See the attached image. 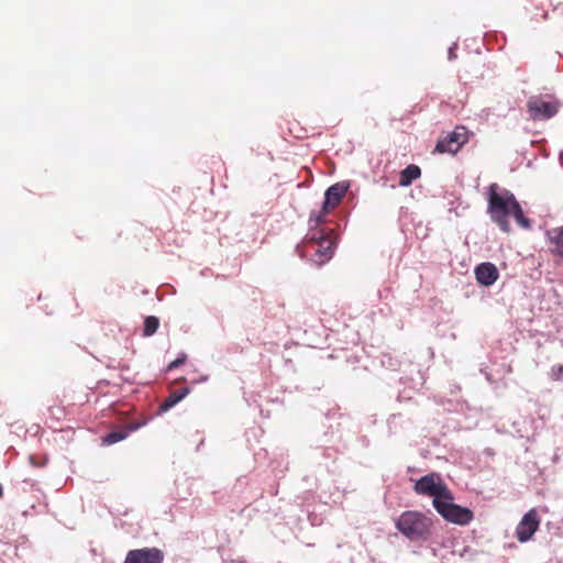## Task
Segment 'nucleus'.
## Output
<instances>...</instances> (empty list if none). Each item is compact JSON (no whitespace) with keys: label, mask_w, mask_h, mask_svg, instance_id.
Segmentation results:
<instances>
[{"label":"nucleus","mask_w":563,"mask_h":563,"mask_svg":"<svg viewBox=\"0 0 563 563\" xmlns=\"http://www.w3.org/2000/svg\"><path fill=\"white\" fill-rule=\"evenodd\" d=\"M308 239L309 241L318 242V246L316 249V256H318V258L313 260L316 263L322 265L332 257V242L330 239L324 236L323 232L309 233Z\"/></svg>","instance_id":"obj_8"},{"label":"nucleus","mask_w":563,"mask_h":563,"mask_svg":"<svg viewBox=\"0 0 563 563\" xmlns=\"http://www.w3.org/2000/svg\"><path fill=\"white\" fill-rule=\"evenodd\" d=\"M382 364L384 366H387L391 369H395L398 365V361L397 360H394L393 357L388 356V355H384L383 360H382Z\"/></svg>","instance_id":"obj_20"},{"label":"nucleus","mask_w":563,"mask_h":563,"mask_svg":"<svg viewBox=\"0 0 563 563\" xmlns=\"http://www.w3.org/2000/svg\"><path fill=\"white\" fill-rule=\"evenodd\" d=\"M30 462H31L33 465H36V464H35V461H34V456H30Z\"/></svg>","instance_id":"obj_24"},{"label":"nucleus","mask_w":563,"mask_h":563,"mask_svg":"<svg viewBox=\"0 0 563 563\" xmlns=\"http://www.w3.org/2000/svg\"><path fill=\"white\" fill-rule=\"evenodd\" d=\"M498 189L497 184L489 186L488 213L492 221L495 222L501 231L508 233L510 231L508 216L515 206L514 200L517 199L509 190L503 189L501 192H498Z\"/></svg>","instance_id":"obj_1"},{"label":"nucleus","mask_w":563,"mask_h":563,"mask_svg":"<svg viewBox=\"0 0 563 563\" xmlns=\"http://www.w3.org/2000/svg\"><path fill=\"white\" fill-rule=\"evenodd\" d=\"M434 508L445 520L455 525L465 526L470 523L474 517L470 508L453 503L451 492L448 494V498H443Z\"/></svg>","instance_id":"obj_3"},{"label":"nucleus","mask_w":563,"mask_h":563,"mask_svg":"<svg viewBox=\"0 0 563 563\" xmlns=\"http://www.w3.org/2000/svg\"><path fill=\"white\" fill-rule=\"evenodd\" d=\"M547 235L554 246L553 252L563 257V228H554L547 232Z\"/></svg>","instance_id":"obj_15"},{"label":"nucleus","mask_w":563,"mask_h":563,"mask_svg":"<svg viewBox=\"0 0 563 563\" xmlns=\"http://www.w3.org/2000/svg\"><path fill=\"white\" fill-rule=\"evenodd\" d=\"M415 492L419 495H427L433 498V507L439 505L450 493L446 485L438 474L431 473L419 478L415 484Z\"/></svg>","instance_id":"obj_4"},{"label":"nucleus","mask_w":563,"mask_h":563,"mask_svg":"<svg viewBox=\"0 0 563 563\" xmlns=\"http://www.w3.org/2000/svg\"><path fill=\"white\" fill-rule=\"evenodd\" d=\"M395 525L410 541H420L430 536L432 521L421 512L407 510L397 518Z\"/></svg>","instance_id":"obj_2"},{"label":"nucleus","mask_w":563,"mask_h":563,"mask_svg":"<svg viewBox=\"0 0 563 563\" xmlns=\"http://www.w3.org/2000/svg\"><path fill=\"white\" fill-rule=\"evenodd\" d=\"M540 525L537 510L530 509L523 515L516 528V538L519 542L523 543L529 541L536 533Z\"/></svg>","instance_id":"obj_6"},{"label":"nucleus","mask_w":563,"mask_h":563,"mask_svg":"<svg viewBox=\"0 0 563 563\" xmlns=\"http://www.w3.org/2000/svg\"><path fill=\"white\" fill-rule=\"evenodd\" d=\"M164 554L157 548L130 550L123 563H163Z\"/></svg>","instance_id":"obj_7"},{"label":"nucleus","mask_w":563,"mask_h":563,"mask_svg":"<svg viewBox=\"0 0 563 563\" xmlns=\"http://www.w3.org/2000/svg\"><path fill=\"white\" fill-rule=\"evenodd\" d=\"M328 212H324L323 209L320 211V212H317V211H311L310 216H309V228H310V233L312 232H321L320 230H317L318 225L320 223L323 222L324 220V216L327 214Z\"/></svg>","instance_id":"obj_18"},{"label":"nucleus","mask_w":563,"mask_h":563,"mask_svg":"<svg viewBox=\"0 0 563 563\" xmlns=\"http://www.w3.org/2000/svg\"><path fill=\"white\" fill-rule=\"evenodd\" d=\"M190 388L184 387L181 389L173 390L170 395L159 406L162 412H166L181 401L187 395H189Z\"/></svg>","instance_id":"obj_12"},{"label":"nucleus","mask_w":563,"mask_h":563,"mask_svg":"<svg viewBox=\"0 0 563 563\" xmlns=\"http://www.w3.org/2000/svg\"><path fill=\"white\" fill-rule=\"evenodd\" d=\"M207 378H208L207 376L200 377L199 382H206Z\"/></svg>","instance_id":"obj_25"},{"label":"nucleus","mask_w":563,"mask_h":563,"mask_svg":"<svg viewBox=\"0 0 563 563\" xmlns=\"http://www.w3.org/2000/svg\"><path fill=\"white\" fill-rule=\"evenodd\" d=\"M514 203H515V206L511 209L510 214L514 216V218L517 221V223L519 225H521L522 228H525V229L531 228L530 220L525 217L523 211H522L521 206L519 205V202L517 200H514Z\"/></svg>","instance_id":"obj_16"},{"label":"nucleus","mask_w":563,"mask_h":563,"mask_svg":"<svg viewBox=\"0 0 563 563\" xmlns=\"http://www.w3.org/2000/svg\"><path fill=\"white\" fill-rule=\"evenodd\" d=\"M476 280L483 286L493 285L498 278V271L493 263H481L475 268Z\"/></svg>","instance_id":"obj_11"},{"label":"nucleus","mask_w":563,"mask_h":563,"mask_svg":"<svg viewBox=\"0 0 563 563\" xmlns=\"http://www.w3.org/2000/svg\"><path fill=\"white\" fill-rule=\"evenodd\" d=\"M421 176V169L419 166L415 164L408 165L405 169L400 172L399 175V185L401 187L410 186L416 179Z\"/></svg>","instance_id":"obj_13"},{"label":"nucleus","mask_w":563,"mask_h":563,"mask_svg":"<svg viewBox=\"0 0 563 563\" xmlns=\"http://www.w3.org/2000/svg\"><path fill=\"white\" fill-rule=\"evenodd\" d=\"M457 44L454 43L450 48H449V59L452 60L456 57V55L454 54V49L456 48Z\"/></svg>","instance_id":"obj_22"},{"label":"nucleus","mask_w":563,"mask_h":563,"mask_svg":"<svg viewBox=\"0 0 563 563\" xmlns=\"http://www.w3.org/2000/svg\"><path fill=\"white\" fill-rule=\"evenodd\" d=\"M231 563H246L244 560H233Z\"/></svg>","instance_id":"obj_23"},{"label":"nucleus","mask_w":563,"mask_h":563,"mask_svg":"<svg viewBox=\"0 0 563 563\" xmlns=\"http://www.w3.org/2000/svg\"><path fill=\"white\" fill-rule=\"evenodd\" d=\"M349 188V181H340L330 186L324 194L323 211L329 212L331 209L338 206Z\"/></svg>","instance_id":"obj_9"},{"label":"nucleus","mask_w":563,"mask_h":563,"mask_svg":"<svg viewBox=\"0 0 563 563\" xmlns=\"http://www.w3.org/2000/svg\"><path fill=\"white\" fill-rule=\"evenodd\" d=\"M561 107L560 101L549 96H534L527 102L530 118L534 121L549 120L554 117Z\"/></svg>","instance_id":"obj_5"},{"label":"nucleus","mask_w":563,"mask_h":563,"mask_svg":"<svg viewBox=\"0 0 563 563\" xmlns=\"http://www.w3.org/2000/svg\"><path fill=\"white\" fill-rule=\"evenodd\" d=\"M551 376L555 380L563 379V365L553 366Z\"/></svg>","instance_id":"obj_21"},{"label":"nucleus","mask_w":563,"mask_h":563,"mask_svg":"<svg viewBox=\"0 0 563 563\" xmlns=\"http://www.w3.org/2000/svg\"><path fill=\"white\" fill-rule=\"evenodd\" d=\"M467 137L464 132L454 131L448 134L442 140H439L435 151L439 153H456L461 146L466 142Z\"/></svg>","instance_id":"obj_10"},{"label":"nucleus","mask_w":563,"mask_h":563,"mask_svg":"<svg viewBox=\"0 0 563 563\" xmlns=\"http://www.w3.org/2000/svg\"><path fill=\"white\" fill-rule=\"evenodd\" d=\"M187 360V355L185 353H181L176 360H174L173 362H170L167 366V369L168 371H173L177 367H179L180 365H183Z\"/></svg>","instance_id":"obj_19"},{"label":"nucleus","mask_w":563,"mask_h":563,"mask_svg":"<svg viewBox=\"0 0 563 563\" xmlns=\"http://www.w3.org/2000/svg\"><path fill=\"white\" fill-rule=\"evenodd\" d=\"M159 327V320L157 317L148 316L144 320L143 335L151 336L153 335Z\"/></svg>","instance_id":"obj_17"},{"label":"nucleus","mask_w":563,"mask_h":563,"mask_svg":"<svg viewBox=\"0 0 563 563\" xmlns=\"http://www.w3.org/2000/svg\"><path fill=\"white\" fill-rule=\"evenodd\" d=\"M139 428H140V424H130L126 430L112 431L103 438V444L112 445L114 443H118V442L124 440L129 435L130 432L135 431Z\"/></svg>","instance_id":"obj_14"}]
</instances>
